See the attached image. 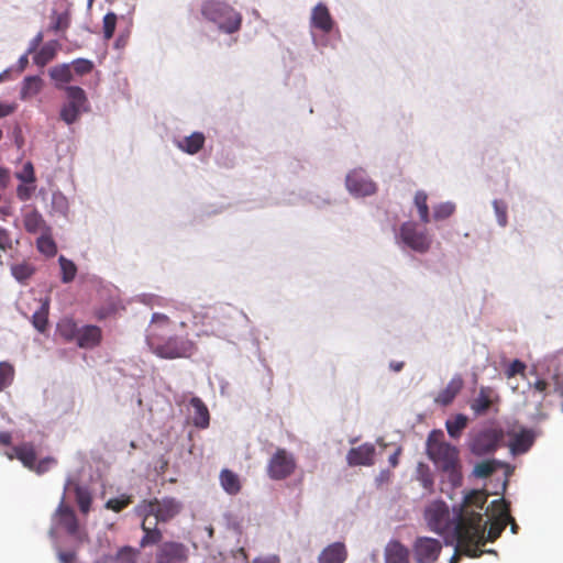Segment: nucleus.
I'll list each match as a JSON object with an SVG mask.
<instances>
[{"label": "nucleus", "mask_w": 563, "mask_h": 563, "mask_svg": "<svg viewBox=\"0 0 563 563\" xmlns=\"http://www.w3.org/2000/svg\"><path fill=\"white\" fill-rule=\"evenodd\" d=\"M205 144V135L200 132H195L191 135L185 137L179 143V147L188 154L198 153Z\"/></svg>", "instance_id": "nucleus-30"}, {"label": "nucleus", "mask_w": 563, "mask_h": 563, "mask_svg": "<svg viewBox=\"0 0 563 563\" xmlns=\"http://www.w3.org/2000/svg\"><path fill=\"white\" fill-rule=\"evenodd\" d=\"M23 225L25 231L32 234L49 231V228L46 225L43 216L36 209H33L24 214Z\"/></svg>", "instance_id": "nucleus-25"}, {"label": "nucleus", "mask_w": 563, "mask_h": 563, "mask_svg": "<svg viewBox=\"0 0 563 563\" xmlns=\"http://www.w3.org/2000/svg\"><path fill=\"white\" fill-rule=\"evenodd\" d=\"M12 276L20 284L26 285L31 277L35 274V266L27 261L14 263L10 267Z\"/></svg>", "instance_id": "nucleus-28"}, {"label": "nucleus", "mask_w": 563, "mask_h": 563, "mask_svg": "<svg viewBox=\"0 0 563 563\" xmlns=\"http://www.w3.org/2000/svg\"><path fill=\"white\" fill-rule=\"evenodd\" d=\"M494 209L497 216V221L501 227H505L507 224V207L506 205L500 200L494 201Z\"/></svg>", "instance_id": "nucleus-54"}, {"label": "nucleus", "mask_w": 563, "mask_h": 563, "mask_svg": "<svg viewBox=\"0 0 563 563\" xmlns=\"http://www.w3.org/2000/svg\"><path fill=\"white\" fill-rule=\"evenodd\" d=\"M375 446L371 443H364L357 448H352L346 455L349 465H373Z\"/></svg>", "instance_id": "nucleus-16"}, {"label": "nucleus", "mask_w": 563, "mask_h": 563, "mask_svg": "<svg viewBox=\"0 0 563 563\" xmlns=\"http://www.w3.org/2000/svg\"><path fill=\"white\" fill-rule=\"evenodd\" d=\"M55 515L58 518L59 525L65 528L69 536L78 540L82 539L76 514L73 508L65 504L64 498L58 505Z\"/></svg>", "instance_id": "nucleus-12"}, {"label": "nucleus", "mask_w": 563, "mask_h": 563, "mask_svg": "<svg viewBox=\"0 0 563 563\" xmlns=\"http://www.w3.org/2000/svg\"><path fill=\"white\" fill-rule=\"evenodd\" d=\"M15 369L9 362H0V393L8 388L14 379Z\"/></svg>", "instance_id": "nucleus-36"}, {"label": "nucleus", "mask_w": 563, "mask_h": 563, "mask_svg": "<svg viewBox=\"0 0 563 563\" xmlns=\"http://www.w3.org/2000/svg\"><path fill=\"white\" fill-rule=\"evenodd\" d=\"M186 327L184 321L176 322L164 313L155 312L147 330L146 342L158 357L167 360L190 357L197 346L185 331Z\"/></svg>", "instance_id": "nucleus-2"}, {"label": "nucleus", "mask_w": 563, "mask_h": 563, "mask_svg": "<svg viewBox=\"0 0 563 563\" xmlns=\"http://www.w3.org/2000/svg\"><path fill=\"white\" fill-rule=\"evenodd\" d=\"M442 551V543L438 539L418 537L412 544V552L417 563H433Z\"/></svg>", "instance_id": "nucleus-8"}, {"label": "nucleus", "mask_w": 563, "mask_h": 563, "mask_svg": "<svg viewBox=\"0 0 563 563\" xmlns=\"http://www.w3.org/2000/svg\"><path fill=\"white\" fill-rule=\"evenodd\" d=\"M389 367L394 372H400L404 367V362H390Z\"/></svg>", "instance_id": "nucleus-64"}, {"label": "nucleus", "mask_w": 563, "mask_h": 563, "mask_svg": "<svg viewBox=\"0 0 563 563\" xmlns=\"http://www.w3.org/2000/svg\"><path fill=\"white\" fill-rule=\"evenodd\" d=\"M78 331L79 329L73 319H63L57 324L58 334L66 341L77 340Z\"/></svg>", "instance_id": "nucleus-33"}, {"label": "nucleus", "mask_w": 563, "mask_h": 563, "mask_svg": "<svg viewBox=\"0 0 563 563\" xmlns=\"http://www.w3.org/2000/svg\"><path fill=\"white\" fill-rule=\"evenodd\" d=\"M468 419L465 415L459 413L453 419L445 422L448 433L451 438L457 439L461 437L462 431L466 428Z\"/></svg>", "instance_id": "nucleus-32"}, {"label": "nucleus", "mask_w": 563, "mask_h": 563, "mask_svg": "<svg viewBox=\"0 0 563 563\" xmlns=\"http://www.w3.org/2000/svg\"><path fill=\"white\" fill-rule=\"evenodd\" d=\"M401 241L411 250L426 253L431 245V239L424 231H419L413 222H405L400 227Z\"/></svg>", "instance_id": "nucleus-9"}, {"label": "nucleus", "mask_w": 563, "mask_h": 563, "mask_svg": "<svg viewBox=\"0 0 563 563\" xmlns=\"http://www.w3.org/2000/svg\"><path fill=\"white\" fill-rule=\"evenodd\" d=\"M12 214V208L10 206L0 207V219L4 220L7 217Z\"/></svg>", "instance_id": "nucleus-61"}, {"label": "nucleus", "mask_w": 563, "mask_h": 563, "mask_svg": "<svg viewBox=\"0 0 563 563\" xmlns=\"http://www.w3.org/2000/svg\"><path fill=\"white\" fill-rule=\"evenodd\" d=\"M130 504H132V497L128 495H122L118 498H111L107 501L106 508L110 509L114 512H120L124 508H126Z\"/></svg>", "instance_id": "nucleus-43"}, {"label": "nucleus", "mask_w": 563, "mask_h": 563, "mask_svg": "<svg viewBox=\"0 0 563 563\" xmlns=\"http://www.w3.org/2000/svg\"><path fill=\"white\" fill-rule=\"evenodd\" d=\"M181 510V504L175 498H163L162 500H143L136 507V512L142 517H154L156 522H167L176 517Z\"/></svg>", "instance_id": "nucleus-5"}, {"label": "nucleus", "mask_w": 563, "mask_h": 563, "mask_svg": "<svg viewBox=\"0 0 563 563\" xmlns=\"http://www.w3.org/2000/svg\"><path fill=\"white\" fill-rule=\"evenodd\" d=\"M157 523L156 521H152L150 517H143L141 527L144 531V537L140 542L142 548L156 544L162 540V532L156 528Z\"/></svg>", "instance_id": "nucleus-26"}, {"label": "nucleus", "mask_w": 563, "mask_h": 563, "mask_svg": "<svg viewBox=\"0 0 563 563\" xmlns=\"http://www.w3.org/2000/svg\"><path fill=\"white\" fill-rule=\"evenodd\" d=\"M15 176L19 180L25 184H34L36 180L34 167L31 162L25 163L22 170L16 173Z\"/></svg>", "instance_id": "nucleus-48"}, {"label": "nucleus", "mask_w": 563, "mask_h": 563, "mask_svg": "<svg viewBox=\"0 0 563 563\" xmlns=\"http://www.w3.org/2000/svg\"><path fill=\"white\" fill-rule=\"evenodd\" d=\"M55 56V48L52 44H45L40 52L35 55L34 62L37 65L44 66L51 62Z\"/></svg>", "instance_id": "nucleus-44"}, {"label": "nucleus", "mask_w": 563, "mask_h": 563, "mask_svg": "<svg viewBox=\"0 0 563 563\" xmlns=\"http://www.w3.org/2000/svg\"><path fill=\"white\" fill-rule=\"evenodd\" d=\"M58 262H59L60 271H62V282L65 284L73 282L76 276V273H77V267L74 264V262L70 260H67L63 255L59 256Z\"/></svg>", "instance_id": "nucleus-39"}, {"label": "nucleus", "mask_w": 563, "mask_h": 563, "mask_svg": "<svg viewBox=\"0 0 563 563\" xmlns=\"http://www.w3.org/2000/svg\"><path fill=\"white\" fill-rule=\"evenodd\" d=\"M534 442V434L531 430L522 429L515 433L509 442V449L512 454H523L529 451Z\"/></svg>", "instance_id": "nucleus-22"}, {"label": "nucleus", "mask_w": 563, "mask_h": 563, "mask_svg": "<svg viewBox=\"0 0 563 563\" xmlns=\"http://www.w3.org/2000/svg\"><path fill=\"white\" fill-rule=\"evenodd\" d=\"M202 16L216 23L222 32L232 34L241 29L242 15L231 5L219 0H206L201 4Z\"/></svg>", "instance_id": "nucleus-4"}, {"label": "nucleus", "mask_w": 563, "mask_h": 563, "mask_svg": "<svg viewBox=\"0 0 563 563\" xmlns=\"http://www.w3.org/2000/svg\"><path fill=\"white\" fill-rule=\"evenodd\" d=\"M455 206L451 202H443L434 207L433 217L435 220H444L453 214Z\"/></svg>", "instance_id": "nucleus-47"}, {"label": "nucleus", "mask_w": 563, "mask_h": 563, "mask_svg": "<svg viewBox=\"0 0 563 563\" xmlns=\"http://www.w3.org/2000/svg\"><path fill=\"white\" fill-rule=\"evenodd\" d=\"M500 438L501 434L497 430L487 429L481 431L472 440L471 451L478 456L489 454L497 449Z\"/></svg>", "instance_id": "nucleus-11"}, {"label": "nucleus", "mask_w": 563, "mask_h": 563, "mask_svg": "<svg viewBox=\"0 0 563 563\" xmlns=\"http://www.w3.org/2000/svg\"><path fill=\"white\" fill-rule=\"evenodd\" d=\"M64 91L67 101L63 104L59 117L66 124H73L82 112L89 110V102L85 90L78 86H66Z\"/></svg>", "instance_id": "nucleus-6"}, {"label": "nucleus", "mask_w": 563, "mask_h": 563, "mask_svg": "<svg viewBox=\"0 0 563 563\" xmlns=\"http://www.w3.org/2000/svg\"><path fill=\"white\" fill-rule=\"evenodd\" d=\"M385 563H410V551L398 540H390L384 550Z\"/></svg>", "instance_id": "nucleus-18"}, {"label": "nucleus", "mask_w": 563, "mask_h": 563, "mask_svg": "<svg viewBox=\"0 0 563 563\" xmlns=\"http://www.w3.org/2000/svg\"><path fill=\"white\" fill-rule=\"evenodd\" d=\"M9 460H19L24 467L31 470L36 461L35 446L31 442H24L19 445H14L10 452L5 453Z\"/></svg>", "instance_id": "nucleus-17"}, {"label": "nucleus", "mask_w": 563, "mask_h": 563, "mask_svg": "<svg viewBox=\"0 0 563 563\" xmlns=\"http://www.w3.org/2000/svg\"><path fill=\"white\" fill-rule=\"evenodd\" d=\"M75 555L70 552H62L59 553V560L63 563H73Z\"/></svg>", "instance_id": "nucleus-60"}, {"label": "nucleus", "mask_w": 563, "mask_h": 563, "mask_svg": "<svg viewBox=\"0 0 563 563\" xmlns=\"http://www.w3.org/2000/svg\"><path fill=\"white\" fill-rule=\"evenodd\" d=\"M102 331L97 325H85L79 329L77 345L81 349H92L101 342Z\"/></svg>", "instance_id": "nucleus-21"}, {"label": "nucleus", "mask_w": 563, "mask_h": 563, "mask_svg": "<svg viewBox=\"0 0 563 563\" xmlns=\"http://www.w3.org/2000/svg\"><path fill=\"white\" fill-rule=\"evenodd\" d=\"M139 552L131 547L121 548L110 560L113 563H136Z\"/></svg>", "instance_id": "nucleus-40"}, {"label": "nucleus", "mask_w": 563, "mask_h": 563, "mask_svg": "<svg viewBox=\"0 0 563 563\" xmlns=\"http://www.w3.org/2000/svg\"><path fill=\"white\" fill-rule=\"evenodd\" d=\"M35 191L34 184H21L16 187V197L21 201H27Z\"/></svg>", "instance_id": "nucleus-52"}, {"label": "nucleus", "mask_w": 563, "mask_h": 563, "mask_svg": "<svg viewBox=\"0 0 563 563\" xmlns=\"http://www.w3.org/2000/svg\"><path fill=\"white\" fill-rule=\"evenodd\" d=\"M442 430H432L427 439V454L434 465L446 474L453 487L462 485L459 450L445 442Z\"/></svg>", "instance_id": "nucleus-3"}, {"label": "nucleus", "mask_w": 563, "mask_h": 563, "mask_svg": "<svg viewBox=\"0 0 563 563\" xmlns=\"http://www.w3.org/2000/svg\"><path fill=\"white\" fill-rule=\"evenodd\" d=\"M529 386L534 391L542 394V398L545 397L547 390L549 388V384L545 379H538L533 384H530Z\"/></svg>", "instance_id": "nucleus-55"}, {"label": "nucleus", "mask_w": 563, "mask_h": 563, "mask_svg": "<svg viewBox=\"0 0 563 563\" xmlns=\"http://www.w3.org/2000/svg\"><path fill=\"white\" fill-rule=\"evenodd\" d=\"M311 24L324 33H329L332 30L333 20L323 3H319L312 9Z\"/></svg>", "instance_id": "nucleus-23"}, {"label": "nucleus", "mask_w": 563, "mask_h": 563, "mask_svg": "<svg viewBox=\"0 0 563 563\" xmlns=\"http://www.w3.org/2000/svg\"><path fill=\"white\" fill-rule=\"evenodd\" d=\"M53 202H54V205H58L60 208H64L67 205L65 197L62 195H58V196L54 195Z\"/></svg>", "instance_id": "nucleus-63"}, {"label": "nucleus", "mask_w": 563, "mask_h": 563, "mask_svg": "<svg viewBox=\"0 0 563 563\" xmlns=\"http://www.w3.org/2000/svg\"><path fill=\"white\" fill-rule=\"evenodd\" d=\"M421 483H422V486L428 489V490H432V487H433V478L432 476L427 473L424 475L421 476Z\"/></svg>", "instance_id": "nucleus-57"}, {"label": "nucleus", "mask_w": 563, "mask_h": 563, "mask_svg": "<svg viewBox=\"0 0 563 563\" xmlns=\"http://www.w3.org/2000/svg\"><path fill=\"white\" fill-rule=\"evenodd\" d=\"M347 550L343 542H333L327 545L318 556V563H344Z\"/></svg>", "instance_id": "nucleus-20"}, {"label": "nucleus", "mask_w": 563, "mask_h": 563, "mask_svg": "<svg viewBox=\"0 0 563 563\" xmlns=\"http://www.w3.org/2000/svg\"><path fill=\"white\" fill-rule=\"evenodd\" d=\"M464 386V380L460 374L454 375L434 398V402L441 406H449L453 402L455 397L460 394Z\"/></svg>", "instance_id": "nucleus-19"}, {"label": "nucleus", "mask_w": 563, "mask_h": 563, "mask_svg": "<svg viewBox=\"0 0 563 563\" xmlns=\"http://www.w3.org/2000/svg\"><path fill=\"white\" fill-rule=\"evenodd\" d=\"M527 366L520 360L512 361L507 367L505 374L508 378L515 377L516 375H525Z\"/></svg>", "instance_id": "nucleus-51"}, {"label": "nucleus", "mask_w": 563, "mask_h": 563, "mask_svg": "<svg viewBox=\"0 0 563 563\" xmlns=\"http://www.w3.org/2000/svg\"><path fill=\"white\" fill-rule=\"evenodd\" d=\"M399 454H400V449H398L395 453H393L390 456H389V464L393 466V467H396L399 463Z\"/></svg>", "instance_id": "nucleus-62"}, {"label": "nucleus", "mask_w": 563, "mask_h": 563, "mask_svg": "<svg viewBox=\"0 0 563 563\" xmlns=\"http://www.w3.org/2000/svg\"><path fill=\"white\" fill-rule=\"evenodd\" d=\"M70 23V18L68 12L56 13L54 12L52 15V24L51 30L54 32H60L68 29Z\"/></svg>", "instance_id": "nucleus-42"}, {"label": "nucleus", "mask_w": 563, "mask_h": 563, "mask_svg": "<svg viewBox=\"0 0 563 563\" xmlns=\"http://www.w3.org/2000/svg\"><path fill=\"white\" fill-rule=\"evenodd\" d=\"M297 467L295 456L285 449H277L267 464V475L274 481H282L294 474Z\"/></svg>", "instance_id": "nucleus-7"}, {"label": "nucleus", "mask_w": 563, "mask_h": 563, "mask_svg": "<svg viewBox=\"0 0 563 563\" xmlns=\"http://www.w3.org/2000/svg\"><path fill=\"white\" fill-rule=\"evenodd\" d=\"M487 494L484 490L473 489L464 496L463 503L456 509L454 508V533L459 548L464 550V554L470 558H481L484 551L481 547L487 541H496L506 528V521L500 517L498 507V518L490 523L487 536L486 522L483 520V510L487 503Z\"/></svg>", "instance_id": "nucleus-1"}, {"label": "nucleus", "mask_w": 563, "mask_h": 563, "mask_svg": "<svg viewBox=\"0 0 563 563\" xmlns=\"http://www.w3.org/2000/svg\"><path fill=\"white\" fill-rule=\"evenodd\" d=\"M252 563H280L278 556L256 558Z\"/></svg>", "instance_id": "nucleus-58"}, {"label": "nucleus", "mask_w": 563, "mask_h": 563, "mask_svg": "<svg viewBox=\"0 0 563 563\" xmlns=\"http://www.w3.org/2000/svg\"><path fill=\"white\" fill-rule=\"evenodd\" d=\"M158 563H184L187 560V549L179 542H165L157 556Z\"/></svg>", "instance_id": "nucleus-14"}, {"label": "nucleus", "mask_w": 563, "mask_h": 563, "mask_svg": "<svg viewBox=\"0 0 563 563\" xmlns=\"http://www.w3.org/2000/svg\"><path fill=\"white\" fill-rule=\"evenodd\" d=\"M219 479L223 490L231 496L238 495L242 489L239 475L229 468H223L220 472Z\"/></svg>", "instance_id": "nucleus-24"}, {"label": "nucleus", "mask_w": 563, "mask_h": 563, "mask_svg": "<svg viewBox=\"0 0 563 563\" xmlns=\"http://www.w3.org/2000/svg\"><path fill=\"white\" fill-rule=\"evenodd\" d=\"M42 88V79L37 76L26 77L23 81L22 97L36 95Z\"/></svg>", "instance_id": "nucleus-41"}, {"label": "nucleus", "mask_w": 563, "mask_h": 563, "mask_svg": "<svg viewBox=\"0 0 563 563\" xmlns=\"http://www.w3.org/2000/svg\"><path fill=\"white\" fill-rule=\"evenodd\" d=\"M495 471H496L495 462L483 461L475 465L474 475L479 478H486V477L490 476Z\"/></svg>", "instance_id": "nucleus-45"}, {"label": "nucleus", "mask_w": 563, "mask_h": 563, "mask_svg": "<svg viewBox=\"0 0 563 563\" xmlns=\"http://www.w3.org/2000/svg\"><path fill=\"white\" fill-rule=\"evenodd\" d=\"M190 405L194 409V416H192V422L198 428H207L209 426V410L207 406L203 404V401L198 398L194 397L190 400Z\"/></svg>", "instance_id": "nucleus-27"}, {"label": "nucleus", "mask_w": 563, "mask_h": 563, "mask_svg": "<svg viewBox=\"0 0 563 563\" xmlns=\"http://www.w3.org/2000/svg\"><path fill=\"white\" fill-rule=\"evenodd\" d=\"M15 110L14 104L0 102V118H4L13 113Z\"/></svg>", "instance_id": "nucleus-56"}, {"label": "nucleus", "mask_w": 563, "mask_h": 563, "mask_svg": "<svg viewBox=\"0 0 563 563\" xmlns=\"http://www.w3.org/2000/svg\"><path fill=\"white\" fill-rule=\"evenodd\" d=\"M36 247L38 252H41L47 257H53L57 253L56 243L51 236L49 231H45L41 234V236L36 241Z\"/></svg>", "instance_id": "nucleus-31"}, {"label": "nucleus", "mask_w": 563, "mask_h": 563, "mask_svg": "<svg viewBox=\"0 0 563 563\" xmlns=\"http://www.w3.org/2000/svg\"><path fill=\"white\" fill-rule=\"evenodd\" d=\"M498 399V395L495 389L490 386H482L478 390L477 396L471 401V409L477 416L485 415L495 400Z\"/></svg>", "instance_id": "nucleus-15"}, {"label": "nucleus", "mask_w": 563, "mask_h": 563, "mask_svg": "<svg viewBox=\"0 0 563 563\" xmlns=\"http://www.w3.org/2000/svg\"><path fill=\"white\" fill-rule=\"evenodd\" d=\"M494 507H498L500 509V517H503V520L506 521V526L510 525V530L512 533L518 532V525L515 520V518L511 517L509 512V505L506 503L505 499L494 500L492 503Z\"/></svg>", "instance_id": "nucleus-38"}, {"label": "nucleus", "mask_w": 563, "mask_h": 563, "mask_svg": "<svg viewBox=\"0 0 563 563\" xmlns=\"http://www.w3.org/2000/svg\"><path fill=\"white\" fill-rule=\"evenodd\" d=\"M13 249V240L10 231L0 227V251L7 252Z\"/></svg>", "instance_id": "nucleus-53"}, {"label": "nucleus", "mask_w": 563, "mask_h": 563, "mask_svg": "<svg viewBox=\"0 0 563 563\" xmlns=\"http://www.w3.org/2000/svg\"><path fill=\"white\" fill-rule=\"evenodd\" d=\"M32 323L34 328L44 333L48 323V302H43L41 308L33 313Z\"/></svg>", "instance_id": "nucleus-35"}, {"label": "nucleus", "mask_w": 563, "mask_h": 563, "mask_svg": "<svg viewBox=\"0 0 563 563\" xmlns=\"http://www.w3.org/2000/svg\"><path fill=\"white\" fill-rule=\"evenodd\" d=\"M347 190L356 197L374 195L377 190L376 184L368 178L365 170L354 169L347 174L345 179Z\"/></svg>", "instance_id": "nucleus-10"}, {"label": "nucleus", "mask_w": 563, "mask_h": 563, "mask_svg": "<svg viewBox=\"0 0 563 563\" xmlns=\"http://www.w3.org/2000/svg\"><path fill=\"white\" fill-rule=\"evenodd\" d=\"M12 441V435L8 431L0 432V444L10 445Z\"/></svg>", "instance_id": "nucleus-59"}, {"label": "nucleus", "mask_w": 563, "mask_h": 563, "mask_svg": "<svg viewBox=\"0 0 563 563\" xmlns=\"http://www.w3.org/2000/svg\"><path fill=\"white\" fill-rule=\"evenodd\" d=\"M75 497L79 510L84 515H87L90 511L92 501L91 494L89 493V490L80 485H75Z\"/></svg>", "instance_id": "nucleus-34"}, {"label": "nucleus", "mask_w": 563, "mask_h": 563, "mask_svg": "<svg viewBox=\"0 0 563 563\" xmlns=\"http://www.w3.org/2000/svg\"><path fill=\"white\" fill-rule=\"evenodd\" d=\"M428 196L424 191L419 190L415 195V205L419 212V218L422 223H429L430 221V214H429V207L427 203Z\"/></svg>", "instance_id": "nucleus-37"}, {"label": "nucleus", "mask_w": 563, "mask_h": 563, "mask_svg": "<svg viewBox=\"0 0 563 563\" xmlns=\"http://www.w3.org/2000/svg\"><path fill=\"white\" fill-rule=\"evenodd\" d=\"M449 518V508L443 501L431 504L426 510V519L431 530L435 532L442 531Z\"/></svg>", "instance_id": "nucleus-13"}, {"label": "nucleus", "mask_w": 563, "mask_h": 563, "mask_svg": "<svg viewBox=\"0 0 563 563\" xmlns=\"http://www.w3.org/2000/svg\"><path fill=\"white\" fill-rule=\"evenodd\" d=\"M54 464H56V460L54 457H44L40 461H35L33 467L30 471L35 472L38 475H42L46 473Z\"/></svg>", "instance_id": "nucleus-49"}, {"label": "nucleus", "mask_w": 563, "mask_h": 563, "mask_svg": "<svg viewBox=\"0 0 563 563\" xmlns=\"http://www.w3.org/2000/svg\"><path fill=\"white\" fill-rule=\"evenodd\" d=\"M117 15L113 12H109L103 16V36L106 40H110L115 31Z\"/></svg>", "instance_id": "nucleus-46"}, {"label": "nucleus", "mask_w": 563, "mask_h": 563, "mask_svg": "<svg viewBox=\"0 0 563 563\" xmlns=\"http://www.w3.org/2000/svg\"><path fill=\"white\" fill-rule=\"evenodd\" d=\"M73 68L77 75H86L92 70L93 63L89 59L78 58L73 62Z\"/></svg>", "instance_id": "nucleus-50"}, {"label": "nucleus", "mask_w": 563, "mask_h": 563, "mask_svg": "<svg viewBox=\"0 0 563 563\" xmlns=\"http://www.w3.org/2000/svg\"><path fill=\"white\" fill-rule=\"evenodd\" d=\"M49 76L53 80L56 81V88L63 89V90L66 87V86H63V84H67L73 80L71 69H70V66L67 64H63V65L53 67L49 70Z\"/></svg>", "instance_id": "nucleus-29"}]
</instances>
